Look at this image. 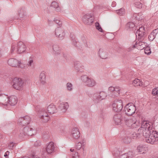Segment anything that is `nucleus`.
I'll return each instance as SVG.
<instances>
[{"label":"nucleus","mask_w":158,"mask_h":158,"mask_svg":"<svg viewBox=\"0 0 158 158\" xmlns=\"http://www.w3.org/2000/svg\"><path fill=\"white\" fill-rule=\"evenodd\" d=\"M158 132L152 128V123L147 121L141 122V127L138 130V133H133L131 137L133 139L140 138L143 136L147 143L152 144L158 140Z\"/></svg>","instance_id":"1"},{"label":"nucleus","mask_w":158,"mask_h":158,"mask_svg":"<svg viewBox=\"0 0 158 158\" xmlns=\"http://www.w3.org/2000/svg\"><path fill=\"white\" fill-rule=\"evenodd\" d=\"M81 81L84 83L86 86L92 87L96 84L95 81L94 79L89 78L86 75H83L81 77Z\"/></svg>","instance_id":"2"},{"label":"nucleus","mask_w":158,"mask_h":158,"mask_svg":"<svg viewBox=\"0 0 158 158\" xmlns=\"http://www.w3.org/2000/svg\"><path fill=\"white\" fill-rule=\"evenodd\" d=\"M26 50V46L22 42L20 41L17 44L16 48L14 45H12L11 49V53H12L15 51L18 54H21L24 52Z\"/></svg>","instance_id":"3"},{"label":"nucleus","mask_w":158,"mask_h":158,"mask_svg":"<svg viewBox=\"0 0 158 158\" xmlns=\"http://www.w3.org/2000/svg\"><path fill=\"white\" fill-rule=\"evenodd\" d=\"M125 124L127 126L131 128H136L139 126V122L136 120L135 118H132L125 119Z\"/></svg>","instance_id":"4"},{"label":"nucleus","mask_w":158,"mask_h":158,"mask_svg":"<svg viewBox=\"0 0 158 158\" xmlns=\"http://www.w3.org/2000/svg\"><path fill=\"white\" fill-rule=\"evenodd\" d=\"M125 114L128 116H132L135 112L136 108L132 103H128L124 108Z\"/></svg>","instance_id":"5"},{"label":"nucleus","mask_w":158,"mask_h":158,"mask_svg":"<svg viewBox=\"0 0 158 158\" xmlns=\"http://www.w3.org/2000/svg\"><path fill=\"white\" fill-rule=\"evenodd\" d=\"M12 82H13L12 86L15 89L18 90L22 89L24 81L21 78H15L12 80Z\"/></svg>","instance_id":"6"},{"label":"nucleus","mask_w":158,"mask_h":158,"mask_svg":"<svg viewBox=\"0 0 158 158\" xmlns=\"http://www.w3.org/2000/svg\"><path fill=\"white\" fill-rule=\"evenodd\" d=\"M38 116L41 120L42 122L46 123L49 120V117L45 109L44 108H40L39 110Z\"/></svg>","instance_id":"7"},{"label":"nucleus","mask_w":158,"mask_h":158,"mask_svg":"<svg viewBox=\"0 0 158 158\" xmlns=\"http://www.w3.org/2000/svg\"><path fill=\"white\" fill-rule=\"evenodd\" d=\"M112 110L114 112H119L123 108L122 101L121 99L116 100L114 101L112 105Z\"/></svg>","instance_id":"8"},{"label":"nucleus","mask_w":158,"mask_h":158,"mask_svg":"<svg viewBox=\"0 0 158 158\" xmlns=\"http://www.w3.org/2000/svg\"><path fill=\"white\" fill-rule=\"evenodd\" d=\"M120 88L119 87H114L110 86L108 88V95L113 98L117 97L119 95Z\"/></svg>","instance_id":"9"},{"label":"nucleus","mask_w":158,"mask_h":158,"mask_svg":"<svg viewBox=\"0 0 158 158\" xmlns=\"http://www.w3.org/2000/svg\"><path fill=\"white\" fill-rule=\"evenodd\" d=\"M35 131L29 127H24L20 134V137H24L26 135L32 136L35 133Z\"/></svg>","instance_id":"10"},{"label":"nucleus","mask_w":158,"mask_h":158,"mask_svg":"<svg viewBox=\"0 0 158 158\" xmlns=\"http://www.w3.org/2000/svg\"><path fill=\"white\" fill-rule=\"evenodd\" d=\"M52 49H53V53L56 55H61V56L63 57L65 59H67V56L64 52H61L60 48L59 46L56 44H54L52 46Z\"/></svg>","instance_id":"11"},{"label":"nucleus","mask_w":158,"mask_h":158,"mask_svg":"<svg viewBox=\"0 0 158 158\" xmlns=\"http://www.w3.org/2000/svg\"><path fill=\"white\" fill-rule=\"evenodd\" d=\"M55 35L59 40H63L64 39L65 32L63 28L58 27L55 30Z\"/></svg>","instance_id":"12"},{"label":"nucleus","mask_w":158,"mask_h":158,"mask_svg":"<svg viewBox=\"0 0 158 158\" xmlns=\"http://www.w3.org/2000/svg\"><path fill=\"white\" fill-rule=\"evenodd\" d=\"M82 20L85 24L90 25L94 22V17L91 14H86L83 17Z\"/></svg>","instance_id":"13"},{"label":"nucleus","mask_w":158,"mask_h":158,"mask_svg":"<svg viewBox=\"0 0 158 158\" xmlns=\"http://www.w3.org/2000/svg\"><path fill=\"white\" fill-rule=\"evenodd\" d=\"M31 118L30 117L25 116L23 117L19 118L18 120V124L21 126H24L29 124Z\"/></svg>","instance_id":"14"},{"label":"nucleus","mask_w":158,"mask_h":158,"mask_svg":"<svg viewBox=\"0 0 158 158\" xmlns=\"http://www.w3.org/2000/svg\"><path fill=\"white\" fill-rule=\"evenodd\" d=\"M80 132L78 128L74 127L72 129L71 131V136L75 139H77L80 137Z\"/></svg>","instance_id":"15"},{"label":"nucleus","mask_w":158,"mask_h":158,"mask_svg":"<svg viewBox=\"0 0 158 158\" xmlns=\"http://www.w3.org/2000/svg\"><path fill=\"white\" fill-rule=\"evenodd\" d=\"M55 146L53 142H50L47 145L45 148V150L47 153L50 154L54 152Z\"/></svg>","instance_id":"16"},{"label":"nucleus","mask_w":158,"mask_h":158,"mask_svg":"<svg viewBox=\"0 0 158 158\" xmlns=\"http://www.w3.org/2000/svg\"><path fill=\"white\" fill-rule=\"evenodd\" d=\"M21 62L14 58H11L9 59L8 63L9 65L12 67H16L18 64H21Z\"/></svg>","instance_id":"17"},{"label":"nucleus","mask_w":158,"mask_h":158,"mask_svg":"<svg viewBox=\"0 0 158 158\" xmlns=\"http://www.w3.org/2000/svg\"><path fill=\"white\" fill-rule=\"evenodd\" d=\"M113 122L116 125L120 124L121 122V115L120 114H114L113 117Z\"/></svg>","instance_id":"18"},{"label":"nucleus","mask_w":158,"mask_h":158,"mask_svg":"<svg viewBox=\"0 0 158 158\" xmlns=\"http://www.w3.org/2000/svg\"><path fill=\"white\" fill-rule=\"evenodd\" d=\"M98 55L102 59H106L108 58V52L103 48H100L98 51Z\"/></svg>","instance_id":"19"},{"label":"nucleus","mask_w":158,"mask_h":158,"mask_svg":"<svg viewBox=\"0 0 158 158\" xmlns=\"http://www.w3.org/2000/svg\"><path fill=\"white\" fill-rule=\"evenodd\" d=\"M9 98L6 94H0V102L5 106H7Z\"/></svg>","instance_id":"20"},{"label":"nucleus","mask_w":158,"mask_h":158,"mask_svg":"<svg viewBox=\"0 0 158 158\" xmlns=\"http://www.w3.org/2000/svg\"><path fill=\"white\" fill-rule=\"evenodd\" d=\"M134 156V153L132 151H130L127 153H123L120 156L117 158H132Z\"/></svg>","instance_id":"21"},{"label":"nucleus","mask_w":158,"mask_h":158,"mask_svg":"<svg viewBox=\"0 0 158 158\" xmlns=\"http://www.w3.org/2000/svg\"><path fill=\"white\" fill-rule=\"evenodd\" d=\"M18 100L17 98L14 96H11L9 97V100L8 102V104L10 105L11 106H14L17 103Z\"/></svg>","instance_id":"22"},{"label":"nucleus","mask_w":158,"mask_h":158,"mask_svg":"<svg viewBox=\"0 0 158 158\" xmlns=\"http://www.w3.org/2000/svg\"><path fill=\"white\" fill-rule=\"evenodd\" d=\"M135 35H136V36L138 35L140 39L142 38L145 35L144 27H140L136 32Z\"/></svg>","instance_id":"23"},{"label":"nucleus","mask_w":158,"mask_h":158,"mask_svg":"<svg viewBox=\"0 0 158 158\" xmlns=\"http://www.w3.org/2000/svg\"><path fill=\"white\" fill-rule=\"evenodd\" d=\"M68 104L67 102H63L59 105V108L62 112H64L68 109Z\"/></svg>","instance_id":"24"},{"label":"nucleus","mask_w":158,"mask_h":158,"mask_svg":"<svg viewBox=\"0 0 158 158\" xmlns=\"http://www.w3.org/2000/svg\"><path fill=\"white\" fill-rule=\"evenodd\" d=\"M48 112L50 114H54L57 112L56 107L53 105L51 104L48 107Z\"/></svg>","instance_id":"25"},{"label":"nucleus","mask_w":158,"mask_h":158,"mask_svg":"<svg viewBox=\"0 0 158 158\" xmlns=\"http://www.w3.org/2000/svg\"><path fill=\"white\" fill-rule=\"evenodd\" d=\"M157 29H155L153 30L152 32L150 34V35H149V40L150 41H152L155 38V37H156V35H157Z\"/></svg>","instance_id":"26"},{"label":"nucleus","mask_w":158,"mask_h":158,"mask_svg":"<svg viewBox=\"0 0 158 158\" xmlns=\"http://www.w3.org/2000/svg\"><path fill=\"white\" fill-rule=\"evenodd\" d=\"M83 66H82L81 64L78 62H76L74 63L75 69L77 70L78 72H81L82 71V68Z\"/></svg>","instance_id":"27"},{"label":"nucleus","mask_w":158,"mask_h":158,"mask_svg":"<svg viewBox=\"0 0 158 158\" xmlns=\"http://www.w3.org/2000/svg\"><path fill=\"white\" fill-rule=\"evenodd\" d=\"M132 85L135 86H142L143 85V83L136 78L132 81Z\"/></svg>","instance_id":"28"},{"label":"nucleus","mask_w":158,"mask_h":158,"mask_svg":"<svg viewBox=\"0 0 158 158\" xmlns=\"http://www.w3.org/2000/svg\"><path fill=\"white\" fill-rule=\"evenodd\" d=\"M105 98H101V97L98 96L97 95H94L93 96V99L94 102H95L96 103H97L103 100Z\"/></svg>","instance_id":"29"},{"label":"nucleus","mask_w":158,"mask_h":158,"mask_svg":"<svg viewBox=\"0 0 158 158\" xmlns=\"http://www.w3.org/2000/svg\"><path fill=\"white\" fill-rule=\"evenodd\" d=\"M138 46H140L141 47L140 48L141 49H142L144 48V46H145V44L144 42H142L141 41H139L138 42L135 43V44L132 45V48H134L136 47H138Z\"/></svg>","instance_id":"30"},{"label":"nucleus","mask_w":158,"mask_h":158,"mask_svg":"<svg viewBox=\"0 0 158 158\" xmlns=\"http://www.w3.org/2000/svg\"><path fill=\"white\" fill-rule=\"evenodd\" d=\"M51 7L56 9V10L57 12H59L60 11V8L58 6L57 2L56 1L52 2L51 4Z\"/></svg>","instance_id":"31"},{"label":"nucleus","mask_w":158,"mask_h":158,"mask_svg":"<svg viewBox=\"0 0 158 158\" xmlns=\"http://www.w3.org/2000/svg\"><path fill=\"white\" fill-rule=\"evenodd\" d=\"M40 81L41 83L42 84L44 85L45 83V75L44 72H42L40 73Z\"/></svg>","instance_id":"32"},{"label":"nucleus","mask_w":158,"mask_h":158,"mask_svg":"<svg viewBox=\"0 0 158 158\" xmlns=\"http://www.w3.org/2000/svg\"><path fill=\"white\" fill-rule=\"evenodd\" d=\"M135 27V25L133 22H129L126 25V29L127 30L130 31L132 30Z\"/></svg>","instance_id":"33"},{"label":"nucleus","mask_w":158,"mask_h":158,"mask_svg":"<svg viewBox=\"0 0 158 158\" xmlns=\"http://www.w3.org/2000/svg\"><path fill=\"white\" fill-rule=\"evenodd\" d=\"M70 38L71 40L73 45L75 47L77 46V40L75 37V35L73 33H71L70 34Z\"/></svg>","instance_id":"34"},{"label":"nucleus","mask_w":158,"mask_h":158,"mask_svg":"<svg viewBox=\"0 0 158 158\" xmlns=\"http://www.w3.org/2000/svg\"><path fill=\"white\" fill-rule=\"evenodd\" d=\"M93 95H97L102 98H106V93L103 91L96 93Z\"/></svg>","instance_id":"35"},{"label":"nucleus","mask_w":158,"mask_h":158,"mask_svg":"<svg viewBox=\"0 0 158 158\" xmlns=\"http://www.w3.org/2000/svg\"><path fill=\"white\" fill-rule=\"evenodd\" d=\"M146 149V148L143 145H139L137 147V150L138 151V152H142V153H144V152Z\"/></svg>","instance_id":"36"},{"label":"nucleus","mask_w":158,"mask_h":158,"mask_svg":"<svg viewBox=\"0 0 158 158\" xmlns=\"http://www.w3.org/2000/svg\"><path fill=\"white\" fill-rule=\"evenodd\" d=\"M123 140L124 143L128 144L131 142V138L129 136H125L123 138Z\"/></svg>","instance_id":"37"},{"label":"nucleus","mask_w":158,"mask_h":158,"mask_svg":"<svg viewBox=\"0 0 158 158\" xmlns=\"http://www.w3.org/2000/svg\"><path fill=\"white\" fill-rule=\"evenodd\" d=\"M121 154V152L118 149H116V150H114V152L113 153V154L116 158L120 157L121 155H120Z\"/></svg>","instance_id":"38"},{"label":"nucleus","mask_w":158,"mask_h":158,"mask_svg":"<svg viewBox=\"0 0 158 158\" xmlns=\"http://www.w3.org/2000/svg\"><path fill=\"white\" fill-rule=\"evenodd\" d=\"M117 13L120 16H122L125 13V11L124 9L123 8H121L119 9L116 10Z\"/></svg>","instance_id":"39"},{"label":"nucleus","mask_w":158,"mask_h":158,"mask_svg":"<svg viewBox=\"0 0 158 158\" xmlns=\"http://www.w3.org/2000/svg\"><path fill=\"white\" fill-rule=\"evenodd\" d=\"M95 27H96V28L98 31H100L101 32H102V29L98 22H96L95 23Z\"/></svg>","instance_id":"40"},{"label":"nucleus","mask_w":158,"mask_h":158,"mask_svg":"<svg viewBox=\"0 0 158 158\" xmlns=\"http://www.w3.org/2000/svg\"><path fill=\"white\" fill-rule=\"evenodd\" d=\"M135 7L138 8H140L142 7V1L140 0V1L135 2Z\"/></svg>","instance_id":"41"},{"label":"nucleus","mask_w":158,"mask_h":158,"mask_svg":"<svg viewBox=\"0 0 158 158\" xmlns=\"http://www.w3.org/2000/svg\"><path fill=\"white\" fill-rule=\"evenodd\" d=\"M33 58L32 57H30L28 60V66L29 67H33Z\"/></svg>","instance_id":"42"},{"label":"nucleus","mask_w":158,"mask_h":158,"mask_svg":"<svg viewBox=\"0 0 158 158\" xmlns=\"http://www.w3.org/2000/svg\"><path fill=\"white\" fill-rule=\"evenodd\" d=\"M49 138V132L46 131L44 132L43 134V139L44 140H46L48 139Z\"/></svg>","instance_id":"43"},{"label":"nucleus","mask_w":158,"mask_h":158,"mask_svg":"<svg viewBox=\"0 0 158 158\" xmlns=\"http://www.w3.org/2000/svg\"><path fill=\"white\" fill-rule=\"evenodd\" d=\"M66 88L68 91H71L73 90V85L71 83L68 82L66 84Z\"/></svg>","instance_id":"44"},{"label":"nucleus","mask_w":158,"mask_h":158,"mask_svg":"<svg viewBox=\"0 0 158 158\" xmlns=\"http://www.w3.org/2000/svg\"><path fill=\"white\" fill-rule=\"evenodd\" d=\"M53 21L54 23H56V24H57L60 27L61 25H62V22H61V21H60V20L58 19H57L56 18H54V19Z\"/></svg>","instance_id":"45"},{"label":"nucleus","mask_w":158,"mask_h":158,"mask_svg":"<svg viewBox=\"0 0 158 158\" xmlns=\"http://www.w3.org/2000/svg\"><path fill=\"white\" fill-rule=\"evenodd\" d=\"M152 94L156 97L158 96V88L157 87L152 89Z\"/></svg>","instance_id":"46"},{"label":"nucleus","mask_w":158,"mask_h":158,"mask_svg":"<svg viewBox=\"0 0 158 158\" xmlns=\"http://www.w3.org/2000/svg\"><path fill=\"white\" fill-rule=\"evenodd\" d=\"M18 15H19V17L21 18H23L25 16L24 13H23V11L21 9L18 11Z\"/></svg>","instance_id":"47"},{"label":"nucleus","mask_w":158,"mask_h":158,"mask_svg":"<svg viewBox=\"0 0 158 158\" xmlns=\"http://www.w3.org/2000/svg\"><path fill=\"white\" fill-rule=\"evenodd\" d=\"M141 15V14H135L133 15V16L135 18V19L137 20H140L142 19V18L139 17Z\"/></svg>","instance_id":"48"},{"label":"nucleus","mask_w":158,"mask_h":158,"mask_svg":"<svg viewBox=\"0 0 158 158\" xmlns=\"http://www.w3.org/2000/svg\"><path fill=\"white\" fill-rule=\"evenodd\" d=\"M23 158H40L38 156L35 155V153L33 152L31 154L30 156V157H28L27 156H25Z\"/></svg>","instance_id":"49"},{"label":"nucleus","mask_w":158,"mask_h":158,"mask_svg":"<svg viewBox=\"0 0 158 158\" xmlns=\"http://www.w3.org/2000/svg\"><path fill=\"white\" fill-rule=\"evenodd\" d=\"M81 148V143L80 142H78L75 146V148L78 150H80Z\"/></svg>","instance_id":"50"},{"label":"nucleus","mask_w":158,"mask_h":158,"mask_svg":"<svg viewBox=\"0 0 158 158\" xmlns=\"http://www.w3.org/2000/svg\"><path fill=\"white\" fill-rule=\"evenodd\" d=\"M72 158H79L77 152H75V153L72 155Z\"/></svg>","instance_id":"51"},{"label":"nucleus","mask_w":158,"mask_h":158,"mask_svg":"<svg viewBox=\"0 0 158 158\" xmlns=\"http://www.w3.org/2000/svg\"><path fill=\"white\" fill-rule=\"evenodd\" d=\"M40 142L39 141H37L35 142V144H34V145H35V147H38L40 146Z\"/></svg>","instance_id":"52"},{"label":"nucleus","mask_w":158,"mask_h":158,"mask_svg":"<svg viewBox=\"0 0 158 158\" xmlns=\"http://www.w3.org/2000/svg\"><path fill=\"white\" fill-rule=\"evenodd\" d=\"M14 143L12 142L10 143L8 145L9 148L12 149L14 147Z\"/></svg>","instance_id":"53"},{"label":"nucleus","mask_w":158,"mask_h":158,"mask_svg":"<svg viewBox=\"0 0 158 158\" xmlns=\"http://www.w3.org/2000/svg\"><path fill=\"white\" fill-rule=\"evenodd\" d=\"M15 67H18L19 68L23 69L24 68L25 66L23 64L21 63V64H18L17 66Z\"/></svg>","instance_id":"54"},{"label":"nucleus","mask_w":158,"mask_h":158,"mask_svg":"<svg viewBox=\"0 0 158 158\" xmlns=\"http://www.w3.org/2000/svg\"><path fill=\"white\" fill-rule=\"evenodd\" d=\"M144 53L147 55H150L151 53V50H144Z\"/></svg>","instance_id":"55"},{"label":"nucleus","mask_w":158,"mask_h":158,"mask_svg":"<svg viewBox=\"0 0 158 158\" xmlns=\"http://www.w3.org/2000/svg\"><path fill=\"white\" fill-rule=\"evenodd\" d=\"M9 152L8 151H7L6 152H5V154H4V156L6 158H8V156H9Z\"/></svg>","instance_id":"56"},{"label":"nucleus","mask_w":158,"mask_h":158,"mask_svg":"<svg viewBox=\"0 0 158 158\" xmlns=\"http://www.w3.org/2000/svg\"><path fill=\"white\" fill-rule=\"evenodd\" d=\"M81 40H83V41L84 43L85 44H87V43L86 42V41L85 40V37L83 36L81 37Z\"/></svg>","instance_id":"57"},{"label":"nucleus","mask_w":158,"mask_h":158,"mask_svg":"<svg viewBox=\"0 0 158 158\" xmlns=\"http://www.w3.org/2000/svg\"><path fill=\"white\" fill-rule=\"evenodd\" d=\"M116 6V3L115 2L113 1L112 2V3H111V6L112 7H115Z\"/></svg>","instance_id":"58"},{"label":"nucleus","mask_w":158,"mask_h":158,"mask_svg":"<svg viewBox=\"0 0 158 158\" xmlns=\"http://www.w3.org/2000/svg\"><path fill=\"white\" fill-rule=\"evenodd\" d=\"M144 50H151L150 49V48H149V46H147L145 48V49H144Z\"/></svg>","instance_id":"59"},{"label":"nucleus","mask_w":158,"mask_h":158,"mask_svg":"<svg viewBox=\"0 0 158 158\" xmlns=\"http://www.w3.org/2000/svg\"><path fill=\"white\" fill-rule=\"evenodd\" d=\"M51 22V21L49 20V21H48V23H49V25H51V24H50V23H50Z\"/></svg>","instance_id":"60"},{"label":"nucleus","mask_w":158,"mask_h":158,"mask_svg":"<svg viewBox=\"0 0 158 158\" xmlns=\"http://www.w3.org/2000/svg\"><path fill=\"white\" fill-rule=\"evenodd\" d=\"M1 50H0V57L1 56Z\"/></svg>","instance_id":"61"},{"label":"nucleus","mask_w":158,"mask_h":158,"mask_svg":"<svg viewBox=\"0 0 158 158\" xmlns=\"http://www.w3.org/2000/svg\"><path fill=\"white\" fill-rule=\"evenodd\" d=\"M70 151H71V152H73V149H70Z\"/></svg>","instance_id":"62"},{"label":"nucleus","mask_w":158,"mask_h":158,"mask_svg":"<svg viewBox=\"0 0 158 158\" xmlns=\"http://www.w3.org/2000/svg\"><path fill=\"white\" fill-rule=\"evenodd\" d=\"M42 155H43V157H42L43 158H44V157H45V156L44 155V154H42Z\"/></svg>","instance_id":"63"},{"label":"nucleus","mask_w":158,"mask_h":158,"mask_svg":"<svg viewBox=\"0 0 158 158\" xmlns=\"http://www.w3.org/2000/svg\"><path fill=\"white\" fill-rule=\"evenodd\" d=\"M131 48V47H130V50H132V48Z\"/></svg>","instance_id":"64"}]
</instances>
